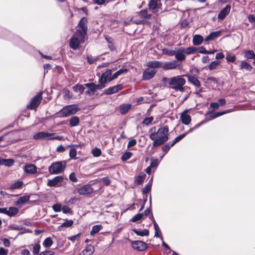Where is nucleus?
<instances>
[{
    "label": "nucleus",
    "instance_id": "1",
    "mask_svg": "<svg viewBox=\"0 0 255 255\" xmlns=\"http://www.w3.org/2000/svg\"><path fill=\"white\" fill-rule=\"evenodd\" d=\"M168 129L166 127L159 128L156 132L149 134L150 138L153 141V146H157L168 140Z\"/></svg>",
    "mask_w": 255,
    "mask_h": 255
},
{
    "label": "nucleus",
    "instance_id": "2",
    "mask_svg": "<svg viewBox=\"0 0 255 255\" xmlns=\"http://www.w3.org/2000/svg\"><path fill=\"white\" fill-rule=\"evenodd\" d=\"M186 80L182 76H175L168 80V84L171 88L180 92H183L185 91L184 86Z\"/></svg>",
    "mask_w": 255,
    "mask_h": 255
},
{
    "label": "nucleus",
    "instance_id": "3",
    "mask_svg": "<svg viewBox=\"0 0 255 255\" xmlns=\"http://www.w3.org/2000/svg\"><path fill=\"white\" fill-rule=\"evenodd\" d=\"M80 109L76 105L66 106L61 109L58 113V117L66 118L76 114Z\"/></svg>",
    "mask_w": 255,
    "mask_h": 255
},
{
    "label": "nucleus",
    "instance_id": "4",
    "mask_svg": "<svg viewBox=\"0 0 255 255\" xmlns=\"http://www.w3.org/2000/svg\"><path fill=\"white\" fill-rule=\"evenodd\" d=\"M85 39V35H84V32H76L71 39L70 42V47L74 49H77L80 43L84 42Z\"/></svg>",
    "mask_w": 255,
    "mask_h": 255
},
{
    "label": "nucleus",
    "instance_id": "5",
    "mask_svg": "<svg viewBox=\"0 0 255 255\" xmlns=\"http://www.w3.org/2000/svg\"><path fill=\"white\" fill-rule=\"evenodd\" d=\"M66 166L65 161L53 163L49 167V172L52 174H59L64 171Z\"/></svg>",
    "mask_w": 255,
    "mask_h": 255
},
{
    "label": "nucleus",
    "instance_id": "6",
    "mask_svg": "<svg viewBox=\"0 0 255 255\" xmlns=\"http://www.w3.org/2000/svg\"><path fill=\"white\" fill-rule=\"evenodd\" d=\"M89 90L86 92V94L93 95L97 90H100L105 87L104 85H95L94 83H87L84 85Z\"/></svg>",
    "mask_w": 255,
    "mask_h": 255
},
{
    "label": "nucleus",
    "instance_id": "7",
    "mask_svg": "<svg viewBox=\"0 0 255 255\" xmlns=\"http://www.w3.org/2000/svg\"><path fill=\"white\" fill-rule=\"evenodd\" d=\"M42 100V93H38L31 100L28 108L30 109H34L37 108Z\"/></svg>",
    "mask_w": 255,
    "mask_h": 255
},
{
    "label": "nucleus",
    "instance_id": "8",
    "mask_svg": "<svg viewBox=\"0 0 255 255\" xmlns=\"http://www.w3.org/2000/svg\"><path fill=\"white\" fill-rule=\"evenodd\" d=\"M112 71L110 69L107 70L104 72L99 79V83L100 85H104L108 81H110V79L112 77Z\"/></svg>",
    "mask_w": 255,
    "mask_h": 255
},
{
    "label": "nucleus",
    "instance_id": "9",
    "mask_svg": "<svg viewBox=\"0 0 255 255\" xmlns=\"http://www.w3.org/2000/svg\"><path fill=\"white\" fill-rule=\"evenodd\" d=\"M160 5V0H151L148 4L149 9L154 13L159 11L161 9Z\"/></svg>",
    "mask_w": 255,
    "mask_h": 255
},
{
    "label": "nucleus",
    "instance_id": "10",
    "mask_svg": "<svg viewBox=\"0 0 255 255\" xmlns=\"http://www.w3.org/2000/svg\"><path fill=\"white\" fill-rule=\"evenodd\" d=\"M132 247L138 251H142L147 248V245L142 241H136L131 243Z\"/></svg>",
    "mask_w": 255,
    "mask_h": 255
},
{
    "label": "nucleus",
    "instance_id": "11",
    "mask_svg": "<svg viewBox=\"0 0 255 255\" xmlns=\"http://www.w3.org/2000/svg\"><path fill=\"white\" fill-rule=\"evenodd\" d=\"M94 191L93 188L89 185H85L78 190V192L81 195H86L92 193Z\"/></svg>",
    "mask_w": 255,
    "mask_h": 255
},
{
    "label": "nucleus",
    "instance_id": "12",
    "mask_svg": "<svg viewBox=\"0 0 255 255\" xmlns=\"http://www.w3.org/2000/svg\"><path fill=\"white\" fill-rule=\"evenodd\" d=\"M63 178L62 176H56L51 180H48L47 185L50 187L60 186L59 183L62 182Z\"/></svg>",
    "mask_w": 255,
    "mask_h": 255
},
{
    "label": "nucleus",
    "instance_id": "13",
    "mask_svg": "<svg viewBox=\"0 0 255 255\" xmlns=\"http://www.w3.org/2000/svg\"><path fill=\"white\" fill-rule=\"evenodd\" d=\"M155 73L156 71L155 69L147 68L143 72V79L144 80H149L154 76Z\"/></svg>",
    "mask_w": 255,
    "mask_h": 255
},
{
    "label": "nucleus",
    "instance_id": "14",
    "mask_svg": "<svg viewBox=\"0 0 255 255\" xmlns=\"http://www.w3.org/2000/svg\"><path fill=\"white\" fill-rule=\"evenodd\" d=\"M183 48H175V56L177 60L182 61L185 59Z\"/></svg>",
    "mask_w": 255,
    "mask_h": 255
},
{
    "label": "nucleus",
    "instance_id": "15",
    "mask_svg": "<svg viewBox=\"0 0 255 255\" xmlns=\"http://www.w3.org/2000/svg\"><path fill=\"white\" fill-rule=\"evenodd\" d=\"M231 10V6L227 5L223 8L218 15V18L219 19H223L225 17L228 15Z\"/></svg>",
    "mask_w": 255,
    "mask_h": 255
},
{
    "label": "nucleus",
    "instance_id": "16",
    "mask_svg": "<svg viewBox=\"0 0 255 255\" xmlns=\"http://www.w3.org/2000/svg\"><path fill=\"white\" fill-rule=\"evenodd\" d=\"M188 110H185L181 115V120L183 124L188 125L191 122V118L190 116L187 114Z\"/></svg>",
    "mask_w": 255,
    "mask_h": 255
},
{
    "label": "nucleus",
    "instance_id": "17",
    "mask_svg": "<svg viewBox=\"0 0 255 255\" xmlns=\"http://www.w3.org/2000/svg\"><path fill=\"white\" fill-rule=\"evenodd\" d=\"M206 84L212 89H215L218 87V80L214 77H209L207 79Z\"/></svg>",
    "mask_w": 255,
    "mask_h": 255
},
{
    "label": "nucleus",
    "instance_id": "18",
    "mask_svg": "<svg viewBox=\"0 0 255 255\" xmlns=\"http://www.w3.org/2000/svg\"><path fill=\"white\" fill-rule=\"evenodd\" d=\"M24 171L29 174H34L37 172V167L32 164H28L24 166Z\"/></svg>",
    "mask_w": 255,
    "mask_h": 255
},
{
    "label": "nucleus",
    "instance_id": "19",
    "mask_svg": "<svg viewBox=\"0 0 255 255\" xmlns=\"http://www.w3.org/2000/svg\"><path fill=\"white\" fill-rule=\"evenodd\" d=\"M122 87H123V86L122 85H118L110 87L106 90L105 93L108 95H110V94L115 93L118 92L121 89H122Z\"/></svg>",
    "mask_w": 255,
    "mask_h": 255
},
{
    "label": "nucleus",
    "instance_id": "20",
    "mask_svg": "<svg viewBox=\"0 0 255 255\" xmlns=\"http://www.w3.org/2000/svg\"><path fill=\"white\" fill-rule=\"evenodd\" d=\"M86 22V18L85 17L82 18L79 23V26L80 27L81 30H78L76 32H84V35H86L87 27L85 26V24Z\"/></svg>",
    "mask_w": 255,
    "mask_h": 255
},
{
    "label": "nucleus",
    "instance_id": "21",
    "mask_svg": "<svg viewBox=\"0 0 255 255\" xmlns=\"http://www.w3.org/2000/svg\"><path fill=\"white\" fill-rule=\"evenodd\" d=\"M221 31H217L211 33L208 36L206 37L205 40L206 41L213 40L217 37L220 36Z\"/></svg>",
    "mask_w": 255,
    "mask_h": 255
},
{
    "label": "nucleus",
    "instance_id": "22",
    "mask_svg": "<svg viewBox=\"0 0 255 255\" xmlns=\"http://www.w3.org/2000/svg\"><path fill=\"white\" fill-rule=\"evenodd\" d=\"M94 252V248L92 245H88L79 255H91Z\"/></svg>",
    "mask_w": 255,
    "mask_h": 255
},
{
    "label": "nucleus",
    "instance_id": "23",
    "mask_svg": "<svg viewBox=\"0 0 255 255\" xmlns=\"http://www.w3.org/2000/svg\"><path fill=\"white\" fill-rule=\"evenodd\" d=\"M131 104H125L121 105L119 107V110L120 112L122 114H125L127 113L129 111V110L131 108Z\"/></svg>",
    "mask_w": 255,
    "mask_h": 255
},
{
    "label": "nucleus",
    "instance_id": "24",
    "mask_svg": "<svg viewBox=\"0 0 255 255\" xmlns=\"http://www.w3.org/2000/svg\"><path fill=\"white\" fill-rule=\"evenodd\" d=\"M178 66L177 62L172 61L167 62L162 66V68L165 70L173 69L176 68Z\"/></svg>",
    "mask_w": 255,
    "mask_h": 255
},
{
    "label": "nucleus",
    "instance_id": "25",
    "mask_svg": "<svg viewBox=\"0 0 255 255\" xmlns=\"http://www.w3.org/2000/svg\"><path fill=\"white\" fill-rule=\"evenodd\" d=\"M203 37L199 34H196L194 36L193 39V43L195 45H199L203 41Z\"/></svg>",
    "mask_w": 255,
    "mask_h": 255
},
{
    "label": "nucleus",
    "instance_id": "26",
    "mask_svg": "<svg viewBox=\"0 0 255 255\" xmlns=\"http://www.w3.org/2000/svg\"><path fill=\"white\" fill-rule=\"evenodd\" d=\"M186 76L187 77L188 81L197 87H199L200 86L199 81L196 77L188 75H187Z\"/></svg>",
    "mask_w": 255,
    "mask_h": 255
},
{
    "label": "nucleus",
    "instance_id": "27",
    "mask_svg": "<svg viewBox=\"0 0 255 255\" xmlns=\"http://www.w3.org/2000/svg\"><path fill=\"white\" fill-rule=\"evenodd\" d=\"M52 134L46 132H40L36 134L34 136L35 139H39L41 138H48Z\"/></svg>",
    "mask_w": 255,
    "mask_h": 255
},
{
    "label": "nucleus",
    "instance_id": "28",
    "mask_svg": "<svg viewBox=\"0 0 255 255\" xmlns=\"http://www.w3.org/2000/svg\"><path fill=\"white\" fill-rule=\"evenodd\" d=\"M14 163L13 160L11 159H0V165H3L6 166H11Z\"/></svg>",
    "mask_w": 255,
    "mask_h": 255
},
{
    "label": "nucleus",
    "instance_id": "29",
    "mask_svg": "<svg viewBox=\"0 0 255 255\" xmlns=\"http://www.w3.org/2000/svg\"><path fill=\"white\" fill-rule=\"evenodd\" d=\"M133 231L138 236H147L149 234L148 230L144 229L143 230L134 229Z\"/></svg>",
    "mask_w": 255,
    "mask_h": 255
},
{
    "label": "nucleus",
    "instance_id": "30",
    "mask_svg": "<svg viewBox=\"0 0 255 255\" xmlns=\"http://www.w3.org/2000/svg\"><path fill=\"white\" fill-rule=\"evenodd\" d=\"M127 72V69H121L115 73L111 77L110 81H112L115 79H116L119 76L121 75L123 73H125Z\"/></svg>",
    "mask_w": 255,
    "mask_h": 255
},
{
    "label": "nucleus",
    "instance_id": "31",
    "mask_svg": "<svg viewBox=\"0 0 255 255\" xmlns=\"http://www.w3.org/2000/svg\"><path fill=\"white\" fill-rule=\"evenodd\" d=\"M29 199V196H24L20 197L15 202L16 205H20L26 203Z\"/></svg>",
    "mask_w": 255,
    "mask_h": 255
},
{
    "label": "nucleus",
    "instance_id": "32",
    "mask_svg": "<svg viewBox=\"0 0 255 255\" xmlns=\"http://www.w3.org/2000/svg\"><path fill=\"white\" fill-rule=\"evenodd\" d=\"M18 209L15 207H10L8 208V216H13L17 214L18 212Z\"/></svg>",
    "mask_w": 255,
    "mask_h": 255
},
{
    "label": "nucleus",
    "instance_id": "33",
    "mask_svg": "<svg viewBox=\"0 0 255 255\" xmlns=\"http://www.w3.org/2000/svg\"><path fill=\"white\" fill-rule=\"evenodd\" d=\"M23 185V182L21 181H17L12 184L10 186V189L12 190L20 188Z\"/></svg>",
    "mask_w": 255,
    "mask_h": 255
},
{
    "label": "nucleus",
    "instance_id": "34",
    "mask_svg": "<svg viewBox=\"0 0 255 255\" xmlns=\"http://www.w3.org/2000/svg\"><path fill=\"white\" fill-rule=\"evenodd\" d=\"M102 228V226L100 225L94 226L92 227L91 231L90 232V235L92 236H94L95 234L98 233L101 230Z\"/></svg>",
    "mask_w": 255,
    "mask_h": 255
},
{
    "label": "nucleus",
    "instance_id": "35",
    "mask_svg": "<svg viewBox=\"0 0 255 255\" xmlns=\"http://www.w3.org/2000/svg\"><path fill=\"white\" fill-rule=\"evenodd\" d=\"M147 66L153 67V68H157V67H162V64L158 61H150L147 63Z\"/></svg>",
    "mask_w": 255,
    "mask_h": 255
},
{
    "label": "nucleus",
    "instance_id": "36",
    "mask_svg": "<svg viewBox=\"0 0 255 255\" xmlns=\"http://www.w3.org/2000/svg\"><path fill=\"white\" fill-rule=\"evenodd\" d=\"M79 123V119L77 117H73L70 120V124L72 127H75Z\"/></svg>",
    "mask_w": 255,
    "mask_h": 255
},
{
    "label": "nucleus",
    "instance_id": "37",
    "mask_svg": "<svg viewBox=\"0 0 255 255\" xmlns=\"http://www.w3.org/2000/svg\"><path fill=\"white\" fill-rule=\"evenodd\" d=\"M241 67L242 69H245L249 71H251L252 69V66L249 63L245 61H242L241 64Z\"/></svg>",
    "mask_w": 255,
    "mask_h": 255
},
{
    "label": "nucleus",
    "instance_id": "38",
    "mask_svg": "<svg viewBox=\"0 0 255 255\" xmlns=\"http://www.w3.org/2000/svg\"><path fill=\"white\" fill-rule=\"evenodd\" d=\"M52 244L53 241L49 237L46 238L43 243V245L45 248H49Z\"/></svg>",
    "mask_w": 255,
    "mask_h": 255
},
{
    "label": "nucleus",
    "instance_id": "39",
    "mask_svg": "<svg viewBox=\"0 0 255 255\" xmlns=\"http://www.w3.org/2000/svg\"><path fill=\"white\" fill-rule=\"evenodd\" d=\"M220 64V62L218 61H212L209 65V69L210 70H213L217 68V67Z\"/></svg>",
    "mask_w": 255,
    "mask_h": 255
},
{
    "label": "nucleus",
    "instance_id": "40",
    "mask_svg": "<svg viewBox=\"0 0 255 255\" xmlns=\"http://www.w3.org/2000/svg\"><path fill=\"white\" fill-rule=\"evenodd\" d=\"M152 182V178L150 179L148 183L144 187V188L142 189V192L144 194L147 193L150 190Z\"/></svg>",
    "mask_w": 255,
    "mask_h": 255
},
{
    "label": "nucleus",
    "instance_id": "41",
    "mask_svg": "<svg viewBox=\"0 0 255 255\" xmlns=\"http://www.w3.org/2000/svg\"><path fill=\"white\" fill-rule=\"evenodd\" d=\"M232 111V110H226V111H225L224 112H217V113H216L215 114H213V115L211 116V117L212 118H216L217 117H220L221 116H222L224 114H227V113H229L230 112H231Z\"/></svg>",
    "mask_w": 255,
    "mask_h": 255
},
{
    "label": "nucleus",
    "instance_id": "42",
    "mask_svg": "<svg viewBox=\"0 0 255 255\" xmlns=\"http://www.w3.org/2000/svg\"><path fill=\"white\" fill-rule=\"evenodd\" d=\"M175 52V49L174 50H171L168 49H162V53L164 54L169 55V56H172L174 55Z\"/></svg>",
    "mask_w": 255,
    "mask_h": 255
},
{
    "label": "nucleus",
    "instance_id": "43",
    "mask_svg": "<svg viewBox=\"0 0 255 255\" xmlns=\"http://www.w3.org/2000/svg\"><path fill=\"white\" fill-rule=\"evenodd\" d=\"M74 90L76 92H79L80 94H82L84 91V87L81 85H77L73 87Z\"/></svg>",
    "mask_w": 255,
    "mask_h": 255
},
{
    "label": "nucleus",
    "instance_id": "44",
    "mask_svg": "<svg viewBox=\"0 0 255 255\" xmlns=\"http://www.w3.org/2000/svg\"><path fill=\"white\" fill-rule=\"evenodd\" d=\"M196 50V48L194 47H190L186 49L184 48V51L185 54H190L194 53Z\"/></svg>",
    "mask_w": 255,
    "mask_h": 255
},
{
    "label": "nucleus",
    "instance_id": "45",
    "mask_svg": "<svg viewBox=\"0 0 255 255\" xmlns=\"http://www.w3.org/2000/svg\"><path fill=\"white\" fill-rule=\"evenodd\" d=\"M245 56L247 58L249 59H254L255 57V54L254 52L251 50L246 51Z\"/></svg>",
    "mask_w": 255,
    "mask_h": 255
},
{
    "label": "nucleus",
    "instance_id": "46",
    "mask_svg": "<svg viewBox=\"0 0 255 255\" xmlns=\"http://www.w3.org/2000/svg\"><path fill=\"white\" fill-rule=\"evenodd\" d=\"M132 155V153L130 152H127L124 153L121 157V159L123 161L127 160L129 159Z\"/></svg>",
    "mask_w": 255,
    "mask_h": 255
},
{
    "label": "nucleus",
    "instance_id": "47",
    "mask_svg": "<svg viewBox=\"0 0 255 255\" xmlns=\"http://www.w3.org/2000/svg\"><path fill=\"white\" fill-rule=\"evenodd\" d=\"M92 153L95 157H98L101 154V151L99 148H95L92 150Z\"/></svg>",
    "mask_w": 255,
    "mask_h": 255
},
{
    "label": "nucleus",
    "instance_id": "48",
    "mask_svg": "<svg viewBox=\"0 0 255 255\" xmlns=\"http://www.w3.org/2000/svg\"><path fill=\"white\" fill-rule=\"evenodd\" d=\"M139 14L141 16L146 18H149L151 17L150 14H147V10H143L140 11Z\"/></svg>",
    "mask_w": 255,
    "mask_h": 255
},
{
    "label": "nucleus",
    "instance_id": "49",
    "mask_svg": "<svg viewBox=\"0 0 255 255\" xmlns=\"http://www.w3.org/2000/svg\"><path fill=\"white\" fill-rule=\"evenodd\" d=\"M153 120V117H148L146 118L143 121L142 123L143 124L147 126L151 123V122Z\"/></svg>",
    "mask_w": 255,
    "mask_h": 255
},
{
    "label": "nucleus",
    "instance_id": "50",
    "mask_svg": "<svg viewBox=\"0 0 255 255\" xmlns=\"http://www.w3.org/2000/svg\"><path fill=\"white\" fill-rule=\"evenodd\" d=\"M73 224V221L71 220H66L64 223L62 224L61 227H69L71 226Z\"/></svg>",
    "mask_w": 255,
    "mask_h": 255
},
{
    "label": "nucleus",
    "instance_id": "51",
    "mask_svg": "<svg viewBox=\"0 0 255 255\" xmlns=\"http://www.w3.org/2000/svg\"><path fill=\"white\" fill-rule=\"evenodd\" d=\"M80 235H81L80 234H77L76 235L68 237V239L70 240V241H72L73 242H75L76 241H79V240L80 238Z\"/></svg>",
    "mask_w": 255,
    "mask_h": 255
},
{
    "label": "nucleus",
    "instance_id": "52",
    "mask_svg": "<svg viewBox=\"0 0 255 255\" xmlns=\"http://www.w3.org/2000/svg\"><path fill=\"white\" fill-rule=\"evenodd\" d=\"M142 217H143V214H142V213L137 214L133 217V218L132 219V221L134 222H137V221L141 220L142 219Z\"/></svg>",
    "mask_w": 255,
    "mask_h": 255
},
{
    "label": "nucleus",
    "instance_id": "53",
    "mask_svg": "<svg viewBox=\"0 0 255 255\" xmlns=\"http://www.w3.org/2000/svg\"><path fill=\"white\" fill-rule=\"evenodd\" d=\"M40 250V246L39 244L35 245L33 248L32 252L34 255L38 254Z\"/></svg>",
    "mask_w": 255,
    "mask_h": 255
},
{
    "label": "nucleus",
    "instance_id": "54",
    "mask_svg": "<svg viewBox=\"0 0 255 255\" xmlns=\"http://www.w3.org/2000/svg\"><path fill=\"white\" fill-rule=\"evenodd\" d=\"M145 177V175L144 174L139 175L137 177L136 182L138 184H141L143 181Z\"/></svg>",
    "mask_w": 255,
    "mask_h": 255
},
{
    "label": "nucleus",
    "instance_id": "55",
    "mask_svg": "<svg viewBox=\"0 0 255 255\" xmlns=\"http://www.w3.org/2000/svg\"><path fill=\"white\" fill-rule=\"evenodd\" d=\"M77 155V151L75 148H72L69 152V156L71 158H75Z\"/></svg>",
    "mask_w": 255,
    "mask_h": 255
},
{
    "label": "nucleus",
    "instance_id": "56",
    "mask_svg": "<svg viewBox=\"0 0 255 255\" xmlns=\"http://www.w3.org/2000/svg\"><path fill=\"white\" fill-rule=\"evenodd\" d=\"M52 208L55 212H59L61 210V205L60 204H54Z\"/></svg>",
    "mask_w": 255,
    "mask_h": 255
},
{
    "label": "nucleus",
    "instance_id": "57",
    "mask_svg": "<svg viewBox=\"0 0 255 255\" xmlns=\"http://www.w3.org/2000/svg\"><path fill=\"white\" fill-rule=\"evenodd\" d=\"M159 164V161L157 159H153L151 160L150 166L152 168L156 167Z\"/></svg>",
    "mask_w": 255,
    "mask_h": 255
},
{
    "label": "nucleus",
    "instance_id": "58",
    "mask_svg": "<svg viewBox=\"0 0 255 255\" xmlns=\"http://www.w3.org/2000/svg\"><path fill=\"white\" fill-rule=\"evenodd\" d=\"M226 59L230 62H234L236 60V57L235 55H231L228 54L226 56Z\"/></svg>",
    "mask_w": 255,
    "mask_h": 255
},
{
    "label": "nucleus",
    "instance_id": "59",
    "mask_svg": "<svg viewBox=\"0 0 255 255\" xmlns=\"http://www.w3.org/2000/svg\"><path fill=\"white\" fill-rule=\"evenodd\" d=\"M136 140L134 139H132L128 141V148L131 147L135 145L136 144Z\"/></svg>",
    "mask_w": 255,
    "mask_h": 255
},
{
    "label": "nucleus",
    "instance_id": "60",
    "mask_svg": "<svg viewBox=\"0 0 255 255\" xmlns=\"http://www.w3.org/2000/svg\"><path fill=\"white\" fill-rule=\"evenodd\" d=\"M210 106L213 109H218L220 106V104L218 102H212L210 103Z\"/></svg>",
    "mask_w": 255,
    "mask_h": 255
},
{
    "label": "nucleus",
    "instance_id": "61",
    "mask_svg": "<svg viewBox=\"0 0 255 255\" xmlns=\"http://www.w3.org/2000/svg\"><path fill=\"white\" fill-rule=\"evenodd\" d=\"M54 253L51 251H46L44 252H41L39 255H53Z\"/></svg>",
    "mask_w": 255,
    "mask_h": 255
},
{
    "label": "nucleus",
    "instance_id": "62",
    "mask_svg": "<svg viewBox=\"0 0 255 255\" xmlns=\"http://www.w3.org/2000/svg\"><path fill=\"white\" fill-rule=\"evenodd\" d=\"M69 178L72 181L76 182L77 180L75 174L74 172H72L70 174Z\"/></svg>",
    "mask_w": 255,
    "mask_h": 255
},
{
    "label": "nucleus",
    "instance_id": "63",
    "mask_svg": "<svg viewBox=\"0 0 255 255\" xmlns=\"http://www.w3.org/2000/svg\"><path fill=\"white\" fill-rule=\"evenodd\" d=\"M248 19L250 22L255 25V16L253 15L250 14L248 16Z\"/></svg>",
    "mask_w": 255,
    "mask_h": 255
},
{
    "label": "nucleus",
    "instance_id": "64",
    "mask_svg": "<svg viewBox=\"0 0 255 255\" xmlns=\"http://www.w3.org/2000/svg\"><path fill=\"white\" fill-rule=\"evenodd\" d=\"M102 181L103 182L104 184L106 185H108L110 184V179L109 178V177H104L102 179Z\"/></svg>",
    "mask_w": 255,
    "mask_h": 255
}]
</instances>
